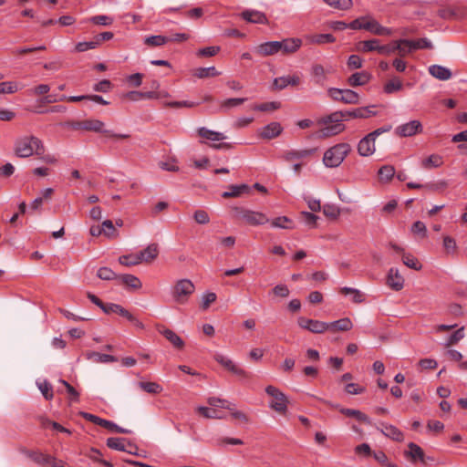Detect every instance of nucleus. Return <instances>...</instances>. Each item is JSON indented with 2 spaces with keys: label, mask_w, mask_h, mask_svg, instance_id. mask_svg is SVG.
Returning <instances> with one entry per match:
<instances>
[{
  "label": "nucleus",
  "mask_w": 467,
  "mask_h": 467,
  "mask_svg": "<svg viewBox=\"0 0 467 467\" xmlns=\"http://www.w3.org/2000/svg\"><path fill=\"white\" fill-rule=\"evenodd\" d=\"M221 73L214 67H198L193 70V76L198 78H206L219 76Z\"/></svg>",
  "instance_id": "nucleus-37"
},
{
  "label": "nucleus",
  "mask_w": 467,
  "mask_h": 467,
  "mask_svg": "<svg viewBox=\"0 0 467 467\" xmlns=\"http://www.w3.org/2000/svg\"><path fill=\"white\" fill-rule=\"evenodd\" d=\"M158 254H159L158 244L153 243V244H149L145 249H143L142 251L138 253L136 255H137V258L140 263L144 262V263L149 264V263H151L152 261H154L158 257Z\"/></svg>",
  "instance_id": "nucleus-16"
},
{
  "label": "nucleus",
  "mask_w": 467,
  "mask_h": 467,
  "mask_svg": "<svg viewBox=\"0 0 467 467\" xmlns=\"http://www.w3.org/2000/svg\"><path fill=\"white\" fill-rule=\"evenodd\" d=\"M195 290L193 283L189 279L179 280L173 289L172 297L173 300L180 305L187 303L189 297L193 294Z\"/></svg>",
  "instance_id": "nucleus-7"
},
{
  "label": "nucleus",
  "mask_w": 467,
  "mask_h": 467,
  "mask_svg": "<svg viewBox=\"0 0 467 467\" xmlns=\"http://www.w3.org/2000/svg\"><path fill=\"white\" fill-rule=\"evenodd\" d=\"M158 331L175 348L182 349L184 347V341L173 330L163 326L158 327Z\"/></svg>",
  "instance_id": "nucleus-17"
},
{
  "label": "nucleus",
  "mask_w": 467,
  "mask_h": 467,
  "mask_svg": "<svg viewBox=\"0 0 467 467\" xmlns=\"http://www.w3.org/2000/svg\"><path fill=\"white\" fill-rule=\"evenodd\" d=\"M38 389L47 400H51L53 399V388L49 382L45 380L44 382L39 383Z\"/></svg>",
  "instance_id": "nucleus-57"
},
{
  "label": "nucleus",
  "mask_w": 467,
  "mask_h": 467,
  "mask_svg": "<svg viewBox=\"0 0 467 467\" xmlns=\"http://www.w3.org/2000/svg\"><path fill=\"white\" fill-rule=\"evenodd\" d=\"M328 94L333 100L345 104H358L359 102L358 94L351 89L330 88Z\"/></svg>",
  "instance_id": "nucleus-9"
},
{
  "label": "nucleus",
  "mask_w": 467,
  "mask_h": 467,
  "mask_svg": "<svg viewBox=\"0 0 467 467\" xmlns=\"http://www.w3.org/2000/svg\"><path fill=\"white\" fill-rule=\"evenodd\" d=\"M126 438L110 437L107 440V446L112 450L126 451Z\"/></svg>",
  "instance_id": "nucleus-40"
},
{
  "label": "nucleus",
  "mask_w": 467,
  "mask_h": 467,
  "mask_svg": "<svg viewBox=\"0 0 467 467\" xmlns=\"http://www.w3.org/2000/svg\"><path fill=\"white\" fill-rule=\"evenodd\" d=\"M430 74L440 79V80H448L451 78V72L449 68L440 66V65H432L429 67Z\"/></svg>",
  "instance_id": "nucleus-28"
},
{
  "label": "nucleus",
  "mask_w": 467,
  "mask_h": 467,
  "mask_svg": "<svg viewBox=\"0 0 467 467\" xmlns=\"http://www.w3.org/2000/svg\"><path fill=\"white\" fill-rule=\"evenodd\" d=\"M20 451L42 467H49L50 461H52V456L44 454L38 451H30L26 448H21Z\"/></svg>",
  "instance_id": "nucleus-13"
},
{
  "label": "nucleus",
  "mask_w": 467,
  "mask_h": 467,
  "mask_svg": "<svg viewBox=\"0 0 467 467\" xmlns=\"http://www.w3.org/2000/svg\"><path fill=\"white\" fill-rule=\"evenodd\" d=\"M102 227H104L103 234L110 239L117 238L119 236V232L114 226L111 220H105L102 223Z\"/></svg>",
  "instance_id": "nucleus-45"
},
{
  "label": "nucleus",
  "mask_w": 467,
  "mask_h": 467,
  "mask_svg": "<svg viewBox=\"0 0 467 467\" xmlns=\"http://www.w3.org/2000/svg\"><path fill=\"white\" fill-rule=\"evenodd\" d=\"M323 213L331 219H337L340 214V210L334 204H325L323 206Z\"/></svg>",
  "instance_id": "nucleus-59"
},
{
  "label": "nucleus",
  "mask_w": 467,
  "mask_h": 467,
  "mask_svg": "<svg viewBox=\"0 0 467 467\" xmlns=\"http://www.w3.org/2000/svg\"><path fill=\"white\" fill-rule=\"evenodd\" d=\"M230 191L223 192L222 197L224 199L240 197L243 194H249L251 187L245 183L243 184H231L228 186Z\"/></svg>",
  "instance_id": "nucleus-18"
},
{
  "label": "nucleus",
  "mask_w": 467,
  "mask_h": 467,
  "mask_svg": "<svg viewBox=\"0 0 467 467\" xmlns=\"http://www.w3.org/2000/svg\"><path fill=\"white\" fill-rule=\"evenodd\" d=\"M281 43V51L283 54H293L296 52L302 45V40L299 38H286Z\"/></svg>",
  "instance_id": "nucleus-24"
},
{
  "label": "nucleus",
  "mask_w": 467,
  "mask_h": 467,
  "mask_svg": "<svg viewBox=\"0 0 467 467\" xmlns=\"http://www.w3.org/2000/svg\"><path fill=\"white\" fill-rule=\"evenodd\" d=\"M281 51V43L279 41H270L259 45L256 47V52L263 56L268 57L275 55Z\"/></svg>",
  "instance_id": "nucleus-19"
},
{
  "label": "nucleus",
  "mask_w": 467,
  "mask_h": 467,
  "mask_svg": "<svg viewBox=\"0 0 467 467\" xmlns=\"http://www.w3.org/2000/svg\"><path fill=\"white\" fill-rule=\"evenodd\" d=\"M365 30L377 36H389L391 34V30L389 28L382 26L377 20L370 16H368V19L366 22Z\"/></svg>",
  "instance_id": "nucleus-21"
},
{
  "label": "nucleus",
  "mask_w": 467,
  "mask_h": 467,
  "mask_svg": "<svg viewBox=\"0 0 467 467\" xmlns=\"http://www.w3.org/2000/svg\"><path fill=\"white\" fill-rule=\"evenodd\" d=\"M300 83V78L298 76H286L280 77L274 79L273 86L276 89H284L288 85L297 86Z\"/></svg>",
  "instance_id": "nucleus-25"
},
{
  "label": "nucleus",
  "mask_w": 467,
  "mask_h": 467,
  "mask_svg": "<svg viewBox=\"0 0 467 467\" xmlns=\"http://www.w3.org/2000/svg\"><path fill=\"white\" fill-rule=\"evenodd\" d=\"M329 332H337V331H349L353 327V323L348 317L340 318L338 320L327 323Z\"/></svg>",
  "instance_id": "nucleus-22"
},
{
  "label": "nucleus",
  "mask_w": 467,
  "mask_h": 467,
  "mask_svg": "<svg viewBox=\"0 0 467 467\" xmlns=\"http://www.w3.org/2000/svg\"><path fill=\"white\" fill-rule=\"evenodd\" d=\"M390 130H391L390 125L384 126V127H381V128H379V129L373 130L372 132L368 133L364 138H362L358 144V154L361 156H364V157L372 155L376 150V147H375L376 139L379 135H381L385 132H389Z\"/></svg>",
  "instance_id": "nucleus-5"
},
{
  "label": "nucleus",
  "mask_w": 467,
  "mask_h": 467,
  "mask_svg": "<svg viewBox=\"0 0 467 467\" xmlns=\"http://www.w3.org/2000/svg\"><path fill=\"white\" fill-rule=\"evenodd\" d=\"M378 174L380 182H389L395 175V168L392 165H384Z\"/></svg>",
  "instance_id": "nucleus-41"
},
{
  "label": "nucleus",
  "mask_w": 467,
  "mask_h": 467,
  "mask_svg": "<svg viewBox=\"0 0 467 467\" xmlns=\"http://www.w3.org/2000/svg\"><path fill=\"white\" fill-rule=\"evenodd\" d=\"M375 105L360 107L352 110H338L326 115L318 119V124L324 127L320 130V137L327 138L337 135L345 130L342 121L348 119H368L377 114L373 109Z\"/></svg>",
  "instance_id": "nucleus-1"
},
{
  "label": "nucleus",
  "mask_w": 467,
  "mask_h": 467,
  "mask_svg": "<svg viewBox=\"0 0 467 467\" xmlns=\"http://www.w3.org/2000/svg\"><path fill=\"white\" fill-rule=\"evenodd\" d=\"M88 359H92L99 363H109V362H116L118 358L115 356L109 355V354H101L99 352H88L86 354Z\"/></svg>",
  "instance_id": "nucleus-34"
},
{
  "label": "nucleus",
  "mask_w": 467,
  "mask_h": 467,
  "mask_svg": "<svg viewBox=\"0 0 467 467\" xmlns=\"http://www.w3.org/2000/svg\"><path fill=\"white\" fill-rule=\"evenodd\" d=\"M411 233L425 238L427 236V227L421 221H416L411 226Z\"/></svg>",
  "instance_id": "nucleus-60"
},
{
  "label": "nucleus",
  "mask_w": 467,
  "mask_h": 467,
  "mask_svg": "<svg viewBox=\"0 0 467 467\" xmlns=\"http://www.w3.org/2000/svg\"><path fill=\"white\" fill-rule=\"evenodd\" d=\"M370 78L371 75L366 71L356 72L348 78V83L351 87L363 86L367 84Z\"/></svg>",
  "instance_id": "nucleus-26"
},
{
  "label": "nucleus",
  "mask_w": 467,
  "mask_h": 467,
  "mask_svg": "<svg viewBox=\"0 0 467 467\" xmlns=\"http://www.w3.org/2000/svg\"><path fill=\"white\" fill-rule=\"evenodd\" d=\"M377 429L386 437L395 441L401 442L404 440L403 433L394 425L381 422L380 427H377Z\"/></svg>",
  "instance_id": "nucleus-15"
},
{
  "label": "nucleus",
  "mask_w": 467,
  "mask_h": 467,
  "mask_svg": "<svg viewBox=\"0 0 467 467\" xmlns=\"http://www.w3.org/2000/svg\"><path fill=\"white\" fill-rule=\"evenodd\" d=\"M402 262L409 268H411V269H414L417 271L420 270L422 267L421 264L411 254L404 253L402 254Z\"/></svg>",
  "instance_id": "nucleus-47"
},
{
  "label": "nucleus",
  "mask_w": 467,
  "mask_h": 467,
  "mask_svg": "<svg viewBox=\"0 0 467 467\" xmlns=\"http://www.w3.org/2000/svg\"><path fill=\"white\" fill-rule=\"evenodd\" d=\"M297 323L301 328L306 329L314 334L325 333L328 328L327 322L319 321L317 319H310L304 317H298Z\"/></svg>",
  "instance_id": "nucleus-10"
},
{
  "label": "nucleus",
  "mask_w": 467,
  "mask_h": 467,
  "mask_svg": "<svg viewBox=\"0 0 467 467\" xmlns=\"http://www.w3.org/2000/svg\"><path fill=\"white\" fill-rule=\"evenodd\" d=\"M271 225L275 228L281 229H294L295 225L293 221L287 216H280L270 221Z\"/></svg>",
  "instance_id": "nucleus-38"
},
{
  "label": "nucleus",
  "mask_w": 467,
  "mask_h": 467,
  "mask_svg": "<svg viewBox=\"0 0 467 467\" xmlns=\"http://www.w3.org/2000/svg\"><path fill=\"white\" fill-rule=\"evenodd\" d=\"M233 216L237 220L244 221L246 224L251 226L263 225L270 222L266 214L245 209L244 207H233Z\"/></svg>",
  "instance_id": "nucleus-4"
},
{
  "label": "nucleus",
  "mask_w": 467,
  "mask_h": 467,
  "mask_svg": "<svg viewBox=\"0 0 467 467\" xmlns=\"http://www.w3.org/2000/svg\"><path fill=\"white\" fill-rule=\"evenodd\" d=\"M246 100H247L246 98H233V99H224L220 104V110L225 112L228 109H230L231 108L242 105Z\"/></svg>",
  "instance_id": "nucleus-39"
},
{
  "label": "nucleus",
  "mask_w": 467,
  "mask_h": 467,
  "mask_svg": "<svg viewBox=\"0 0 467 467\" xmlns=\"http://www.w3.org/2000/svg\"><path fill=\"white\" fill-rule=\"evenodd\" d=\"M220 51V47L213 46L201 48L197 51V56L202 57H213Z\"/></svg>",
  "instance_id": "nucleus-61"
},
{
  "label": "nucleus",
  "mask_w": 467,
  "mask_h": 467,
  "mask_svg": "<svg viewBox=\"0 0 467 467\" xmlns=\"http://www.w3.org/2000/svg\"><path fill=\"white\" fill-rule=\"evenodd\" d=\"M404 278L399 269L390 268L387 275V285L394 291H400L404 287Z\"/></svg>",
  "instance_id": "nucleus-14"
},
{
  "label": "nucleus",
  "mask_w": 467,
  "mask_h": 467,
  "mask_svg": "<svg viewBox=\"0 0 467 467\" xmlns=\"http://www.w3.org/2000/svg\"><path fill=\"white\" fill-rule=\"evenodd\" d=\"M329 6L338 10H348L351 8L352 0H323Z\"/></svg>",
  "instance_id": "nucleus-44"
},
{
  "label": "nucleus",
  "mask_w": 467,
  "mask_h": 467,
  "mask_svg": "<svg viewBox=\"0 0 467 467\" xmlns=\"http://www.w3.org/2000/svg\"><path fill=\"white\" fill-rule=\"evenodd\" d=\"M105 124L99 119H84L82 120V130L86 131H93L103 133L106 136L113 139H128L130 136L129 134H117L111 130L104 129Z\"/></svg>",
  "instance_id": "nucleus-8"
},
{
  "label": "nucleus",
  "mask_w": 467,
  "mask_h": 467,
  "mask_svg": "<svg viewBox=\"0 0 467 467\" xmlns=\"http://www.w3.org/2000/svg\"><path fill=\"white\" fill-rule=\"evenodd\" d=\"M169 41H170V38H168L164 36L157 35V36H150L146 37L144 43L147 46H150V47H160V46L165 45Z\"/></svg>",
  "instance_id": "nucleus-48"
},
{
  "label": "nucleus",
  "mask_w": 467,
  "mask_h": 467,
  "mask_svg": "<svg viewBox=\"0 0 467 467\" xmlns=\"http://www.w3.org/2000/svg\"><path fill=\"white\" fill-rule=\"evenodd\" d=\"M368 19V16H360V17H358L357 19L353 20L352 22H350L348 24V26L350 29H353V30H360V29H364L366 28V22L367 20Z\"/></svg>",
  "instance_id": "nucleus-64"
},
{
  "label": "nucleus",
  "mask_w": 467,
  "mask_h": 467,
  "mask_svg": "<svg viewBox=\"0 0 467 467\" xmlns=\"http://www.w3.org/2000/svg\"><path fill=\"white\" fill-rule=\"evenodd\" d=\"M242 17L249 22L254 24H268V19L266 16L256 10H245L241 14Z\"/></svg>",
  "instance_id": "nucleus-20"
},
{
  "label": "nucleus",
  "mask_w": 467,
  "mask_h": 467,
  "mask_svg": "<svg viewBox=\"0 0 467 467\" xmlns=\"http://www.w3.org/2000/svg\"><path fill=\"white\" fill-rule=\"evenodd\" d=\"M339 411L347 417H354L358 421H361V422H364V423H367L369 425L371 424L370 419L365 413H363L362 411H360L358 410L340 408Z\"/></svg>",
  "instance_id": "nucleus-32"
},
{
  "label": "nucleus",
  "mask_w": 467,
  "mask_h": 467,
  "mask_svg": "<svg viewBox=\"0 0 467 467\" xmlns=\"http://www.w3.org/2000/svg\"><path fill=\"white\" fill-rule=\"evenodd\" d=\"M379 43H380V40L378 38L360 41L357 45V49L360 52L377 51Z\"/></svg>",
  "instance_id": "nucleus-35"
},
{
  "label": "nucleus",
  "mask_w": 467,
  "mask_h": 467,
  "mask_svg": "<svg viewBox=\"0 0 467 467\" xmlns=\"http://www.w3.org/2000/svg\"><path fill=\"white\" fill-rule=\"evenodd\" d=\"M401 42L413 50L432 48L431 42L427 38H419L417 40L403 39Z\"/></svg>",
  "instance_id": "nucleus-31"
},
{
  "label": "nucleus",
  "mask_w": 467,
  "mask_h": 467,
  "mask_svg": "<svg viewBox=\"0 0 467 467\" xmlns=\"http://www.w3.org/2000/svg\"><path fill=\"white\" fill-rule=\"evenodd\" d=\"M118 279H119L122 284H124L125 285H127L130 288L138 289V288L141 287L140 280L133 275H129V274L120 275H119Z\"/></svg>",
  "instance_id": "nucleus-36"
},
{
  "label": "nucleus",
  "mask_w": 467,
  "mask_h": 467,
  "mask_svg": "<svg viewBox=\"0 0 467 467\" xmlns=\"http://www.w3.org/2000/svg\"><path fill=\"white\" fill-rule=\"evenodd\" d=\"M139 387L147 393L159 394L162 391V387L156 382H139Z\"/></svg>",
  "instance_id": "nucleus-43"
},
{
  "label": "nucleus",
  "mask_w": 467,
  "mask_h": 467,
  "mask_svg": "<svg viewBox=\"0 0 467 467\" xmlns=\"http://www.w3.org/2000/svg\"><path fill=\"white\" fill-rule=\"evenodd\" d=\"M409 451H405V456L410 457L412 461L420 460L422 463H426V458L423 450L414 442L409 443Z\"/></svg>",
  "instance_id": "nucleus-30"
},
{
  "label": "nucleus",
  "mask_w": 467,
  "mask_h": 467,
  "mask_svg": "<svg viewBox=\"0 0 467 467\" xmlns=\"http://www.w3.org/2000/svg\"><path fill=\"white\" fill-rule=\"evenodd\" d=\"M336 38L332 34H318L312 36L311 41L315 44L333 43Z\"/></svg>",
  "instance_id": "nucleus-58"
},
{
  "label": "nucleus",
  "mask_w": 467,
  "mask_h": 467,
  "mask_svg": "<svg viewBox=\"0 0 467 467\" xmlns=\"http://www.w3.org/2000/svg\"><path fill=\"white\" fill-rule=\"evenodd\" d=\"M443 164V158L439 154H431L421 161L422 168L426 170L439 168Z\"/></svg>",
  "instance_id": "nucleus-33"
},
{
  "label": "nucleus",
  "mask_w": 467,
  "mask_h": 467,
  "mask_svg": "<svg viewBox=\"0 0 467 467\" xmlns=\"http://www.w3.org/2000/svg\"><path fill=\"white\" fill-rule=\"evenodd\" d=\"M464 337V327H462L458 330L454 331L447 339L444 344L445 348H450L451 346L456 345L460 340Z\"/></svg>",
  "instance_id": "nucleus-49"
},
{
  "label": "nucleus",
  "mask_w": 467,
  "mask_h": 467,
  "mask_svg": "<svg viewBox=\"0 0 467 467\" xmlns=\"http://www.w3.org/2000/svg\"><path fill=\"white\" fill-rule=\"evenodd\" d=\"M397 48H399V46L395 41L390 42L387 45H380L379 44L377 52L380 55H391L396 52Z\"/></svg>",
  "instance_id": "nucleus-55"
},
{
  "label": "nucleus",
  "mask_w": 467,
  "mask_h": 467,
  "mask_svg": "<svg viewBox=\"0 0 467 467\" xmlns=\"http://www.w3.org/2000/svg\"><path fill=\"white\" fill-rule=\"evenodd\" d=\"M443 246L447 254H455L457 251L456 241L451 236L443 237Z\"/></svg>",
  "instance_id": "nucleus-62"
},
{
  "label": "nucleus",
  "mask_w": 467,
  "mask_h": 467,
  "mask_svg": "<svg viewBox=\"0 0 467 467\" xmlns=\"http://www.w3.org/2000/svg\"><path fill=\"white\" fill-rule=\"evenodd\" d=\"M402 87L403 85L400 79L395 77L384 85L383 90L386 94H392L401 90Z\"/></svg>",
  "instance_id": "nucleus-42"
},
{
  "label": "nucleus",
  "mask_w": 467,
  "mask_h": 467,
  "mask_svg": "<svg viewBox=\"0 0 467 467\" xmlns=\"http://www.w3.org/2000/svg\"><path fill=\"white\" fill-rule=\"evenodd\" d=\"M197 411L200 415L207 419H223V416L219 413L217 410L210 409L208 407H198Z\"/></svg>",
  "instance_id": "nucleus-51"
},
{
  "label": "nucleus",
  "mask_w": 467,
  "mask_h": 467,
  "mask_svg": "<svg viewBox=\"0 0 467 467\" xmlns=\"http://www.w3.org/2000/svg\"><path fill=\"white\" fill-rule=\"evenodd\" d=\"M422 132V125L419 120H411L396 129V133L400 137H410Z\"/></svg>",
  "instance_id": "nucleus-12"
},
{
  "label": "nucleus",
  "mask_w": 467,
  "mask_h": 467,
  "mask_svg": "<svg viewBox=\"0 0 467 467\" xmlns=\"http://www.w3.org/2000/svg\"><path fill=\"white\" fill-rule=\"evenodd\" d=\"M265 392L272 398L269 407L281 415L285 414L287 411V405L289 403L286 395L272 385L265 388Z\"/></svg>",
  "instance_id": "nucleus-6"
},
{
  "label": "nucleus",
  "mask_w": 467,
  "mask_h": 467,
  "mask_svg": "<svg viewBox=\"0 0 467 467\" xmlns=\"http://www.w3.org/2000/svg\"><path fill=\"white\" fill-rule=\"evenodd\" d=\"M97 276L102 280H114L118 279L119 275L115 274L110 268L109 267H100L98 270Z\"/></svg>",
  "instance_id": "nucleus-54"
},
{
  "label": "nucleus",
  "mask_w": 467,
  "mask_h": 467,
  "mask_svg": "<svg viewBox=\"0 0 467 467\" xmlns=\"http://www.w3.org/2000/svg\"><path fill=\"white\" fill-rule=\"evenodd\" d=\"M198 135L202 138L212 141H222L226 139V136L223 133L208 130L205 127H201L197 130Z\"/></svg>",
  "instance_id": "nucleus-29"
},
{
  "label": "nucleus",
  "mask_w": 467,
  "mask_h": 467,
  "mask_svg": "<svg viewBox=\"0 0 467 467\" xmlns=\"http://www.w3.org/2000/svg\"><path fill=\"white\" fill-rule=\"evenodd\" d=\"M15 154L19 158H27L36 154L41 156L45 152L42 141L35 136L19 138L15 142Z\"/></svg>",
  "instance_id": "nucleus-2"
},
{
  "label": "nucleus",
  "mask_w": 467,
  "mask_h": 467,
  "mask_svg": "<svg viewBox=\"0 0 467 467\" xmlns=\"http://www.w3.org/2000/svg\"><path fill=\"white\" fill-rule=\"evenodd\" d=\"M18 90L16 82L6 81L0 83V94H13Z\"/></svg>",
  "instance_id": "nucleus-56"
},
{
  "label": "nucleus",
  "mask_w": 467,
  "mask_h": 467,
  "mask_svg": "<svg viewBox=\"0 0 467 467\" xmlns=\"http://www.w3.org/2000/svg\"><path fill=\"white\" fill-rule=\"evenodd\" d=\"M100 426L109 430L111 432L122 433V434L131 433V431L121 428V427L118 426L116 423H114L110 420H105V419H103Z\"/></svg>",
  "instance_id": "nucleus-46"
},
{
  "label": "nucleus",
  "mask_w": 467,
  "mask_h": 467,
  "mask_svg": "<svg viewBox=\"0 0 467 467\" xmlns=\"http://www.w3.org/2000/svg\"><path fill=\"white\" fill-rule=\"evenodd\" d=\"M214 359L221 364L225 369L233 373L234 375H236L240 379H246L249 377L248 372H246L244 369L237 366L235 363H234L233 360L228 358L227 357L222 355V354H215Z\"/></svg>",
  "instance_id": "nucleus-11"
},
{
  "label": "nucleus",
  "mask_w": 467,
  "mask_h": 467,
  "mask_svg": "<svg viewBox=\"0 0 467 467\" xmlns=\"http://www.w3.org/2000/svg\"><path fill=\"white\" fill-rule=\"evenodd\" d=\"M126 97L128 99H130V100H139V99H153V98L155 97V95L153 94V90L151 91H146V92H141V91H130L126 94Z\"/></svg>",
  "instance_id": "nucleus-50"
},
{
  "label": "nucleus",
  "mask_w": 467,
  "mask_h": 467,
  "mask_svg": "<svg viewBox=\"0 0 467 467\" xmlns=\"http://www.w3.org/2000/svg\"><path fill=\"white\" fill-rule=\"evenodd\" d=\"M89 20L93 24L100 26H110L113 23V18L104 15L92 16Z\"/></svg>",
  "instance_id": "nucleus-63"
},
{
  "label": "nucleus",
  "mask_w": 467,
  "mask_h": 467,
  "mask_svg": "<svg viewBox=\"0 0 467 467\" xmlns=\"http://www.w3.org/2000/svg\"><path fill=\"white\" fill-rule=\"evenodd\" d=\"M283 130L282 126L278 122H271L268 125L265 126L261 132L260 136L264 139L271 140L281 134Z\"/></svg>",
  "instance_id": "nucleus-23"
},
{
  "label": "nucleus",
  "mask_w": 467,
  "mask_h": 467,
  "mask_svg": "<svg viewBox=\"0 0 467 467\" xmlns=\"http://www.w3.org/2000/svg\"><path fill=\"white\" fill-rule=\"evenodd\" d=\"M351 150L348 143H338L325 151L323 162L328 168L338 167Z\"/></svg>",
  "instance_id": "nucleus-3"
},
{
  "label": "nucleus",
  "mask_w": 467,
  "mask_h": 467,
  "mask_svg": "<svg viewBox=\"0 0 467 467\" xmlns=\"http://www.w3.org/2000/svg\"><path fill=\"white\" fill-rule=\"evenodd\" d=\"M316 151V149L307 150H290L285 152L284 158L286 161H293L295 160L304 159L312 155Z\"/></svg>",
  "instance_id": "nucleus-27"
},
{
  "label": "nucleus",
  "mask_w": 467,
  "mask_h": 467,
  "mask_svg": "<svg viewBox=\"0 0 467 467\" xmlns=\"http://www.w3.org/2000/svg\"><path fill=\"white\" fill-rule=\"evenodd\" d=\"M281 103L277 101L265 102L253 106L254 110L259 111H274L280 109Z\"/></svg>",
  "instance_id": "nucleus-53"
},
{
  "label": "nucleus",
  "mask_w": 467,
  "mask_h": 467,
  "mask_svg": "<svg viewBox=\"0 0 467 467\" xmlns=\"http://www.w3.org/2000/svg\"><path fill=\"white\" fill-rule=\"evenodd\" d=\"M312 74L315 78V82L319 85H323L326 79L325 69L323 66L316 64L312 67Z\"/></svg>",
  "instance_id": "nucleus-52"
}]
</instances>
